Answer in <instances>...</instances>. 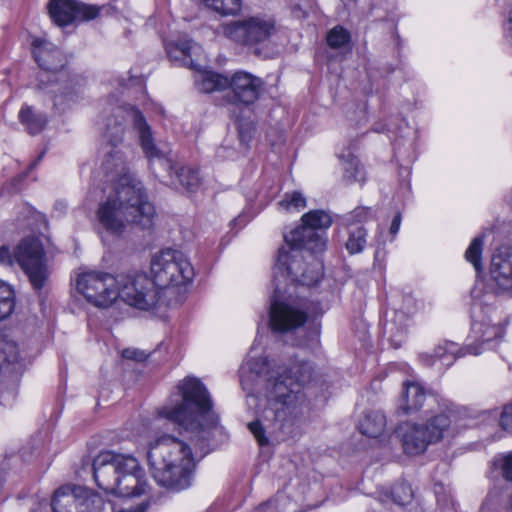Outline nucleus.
Instances as JSON below:
<instances>
[{
    "label": "nucleus",
    "mask_w": 512,
    "mask_h": 512,
    "mask_svg": "<svg viewBox=\"0 0 512 512\" xmlns=\"http://www.w3.org/2000/svg\"><path fill=\"white\" fill-rule=\"evenodd\" d=\"M314 369L309 362L295 361L287 370L270 377L267 405L260 417L248 428L257 442L268 444L270 436H294L307 409L303 387L312 379Z\"/></svg>",
    "instance_id": "1"
},
{
    "label": "nucleus",
    "mask_w": 512,
    "mask_h": 512,
    "mask_svg": "<svg viewBox=\"0 0 512 512\" xmlns=\"http://www.w3.org/2000/svg\"><path fill=\"white\" fill-rule=\"evenodd\" d=\"M154 217L155 208L148 201L141 183H132L129 177L122 178L96 210L98 223L114 235L123 233L127 225L150 229Z\"/></svg>",
    "instance_id": "2"
},
{
    "label": "nucleus",
    "mask_w": 512,
    "mask_h": 512,
    "mask_svg": "<svg viewBox=\"0 0 512 512\" xmlns=\"http://www.w3.org/2000/svg\"><path fill=\"white\" fill-rule=\"evenodd\" d=\"M127 122H130L137 132L146 157L150 161L160 158V150L154 144L151 127L141 111L130 105L116 107L106 121L105 135L108 144L102 164L108 175L112 178L118 177L115 185H119L124 177H129L132 183H138L128 174L124 155L117 149L123 141Z\"/></svg>",
    "instance_id": "3"
},
{
    "label": "nucleus",
    "mask_w": 512,
    "mask_h": 512,
    "mask_svg": "<svg viewBox=\"0 0 512 512\" xmlns=\"http://www.w3.org/2000/svg\"><path fill=\"white\" fill-rule=\"evenodd\" d=\"M181 401L164 406L160 416L177 423L186 431L196 433L200 440L209 439L218 428L219 418L213 411L210 395L197 378L188 377L179 385Z\"/></svg>",
    "instance_id": "4"
},
{
    "label": "nucleus",
    "mask_w": 512,
    "mask_h": 512,
    "mask_svg": "<svg viewBox=\"0 0 512 512\" xmlns=\"http://www.w3.org/2000/svg\"><path fill=\"white\" fill-rule=\"evenodd\" d=\"M148 462L155 481L172 490L191 485L195 461L192 450L184 441L164 435L150 444Z\"/></svg>",
    "instance_id": "5"
},
{
    "label": "nucleus",
    "mask_w": 512,
    "mask_h": 512,
    "mask_svg": "<svg viewBox=\"0 0 512 512\" xmlns=\"http://www.w3.org/2000/svg\"><path fill=\"white\" fill-rule=\"evenodd\" d=\"M153 284L159 291L163 306H177L183 301L186 285L194 277V269L186 256L177 250L166 249L151 260Z\"/></svg>",
    "instance_id": "6"
},
{
    "label": "nucleus",
    "mask_w": 512,
    "mask_h": 512,
    "mask_svg": "<svg viewBox=\"0 0 512 512\" xmlns=\"http://www.w3.org/2000/svg\"><path fill=\"white\" fill-rule=\"evenodd\" d=\"M276 33L275 19L266 14L246 16L222 25L225 38L263 58H272L275 55L272 39Z\"/></svg>",
    "instance_id": "7"
},
{
    "label": "nucleus",
    "mask_w": 512,
    "mask_h": 512,
    "mask_svg": "<svg viewBox=\"0 0 512 512\" xmlns=\"http://www.w3.org/2000/svg\"><path fill=\"white\" fill-rule=\"evenodd\" d=\"M32 53L35 61L42 71L38 74L36 87L41 90L49 89L53 97V105L56 110H64L70 102L76 100V91L70 83L62 81L58 83L56 72H60L66 64L63 53L52 43L42 39L32 42Z\"/></svg>",
    "instance_id": "8"
},
{
    "label": "nucleus",
    "mask_w": 512,
    "mask_h": 512,
    "mask_svg": "<svg viewBox=\"0 0 512 512\" xmlns=\"http://www.w3.org/2000/svg\"><path fill=\"white\" fill-rule=\"evenodd\" d=\"M17 263L28 277L34 290H42L50 277L44 248L37 238L23 239L11 253L7 246L0 247V265L12 267Z\"/></svg>",
    "instance_id": "9"
},
{
    "label": "nucleus",
    "mask_w": 512,
    "mask_h": 512,
    "mask_svg": "<svg viewBox=\"0 0 512 512\" xmlns=\"http://www.w3.org/2000/svg\"><path fill=\"white\" fill-rule=\"evenodd\" d=\"M303 250L311 252L303 244L288 243L278 250L274 267V279L280 282V277L303 285H315L322 277V266L318 261L306 264Z\"/></svg>",
    "instance_id": "10"
},
{
    "label": "nucleus",
    "mask_w": 512,
    "mask_h": 512,
    "mask_svg": "<svg viewBox=\"0 0 512 512\" xmlns=\"http://www.w3.org/2000/svg\"><path fill=\"white\" fill-rule=\"evenodd\" d=\"M119 296L126 304L140 310L163 306L159 291L144 273L118 275Z\"/></svg>",
    "instance_id": "11"
},
{
    "label": "nucleus",
    "mask_w": 512,
    "mask_h": 512,
    "mask_svg": "<svg viewBox=\"0 0 512 512\" xmlns=\"http://www.w3.org/2000/svg\"><path fill=\"white\" fill-rule=\"evenodd\" d=\"M77 290L98 307L110 306L119 296L118 276L104 272H86L78 276Z\"/></svg>",
    "instance_id": "12"
},
{
    "label": "nucleus",
    "mask_w": 512,
    "mask_h": 512,
    "mask_svg": "<svg viewBox=\"0 0 512 512\" xmlns=\"http://www.w3.org/2000/svg\"><path fill=\"white\" fill-rule=\"evenodd\" d=\"M137 459L130 455L116 454L111 451L100 453L93 461L94 479L97 486L106 493L113 494L117 489L119 474L122 470H135Z\"/></svg>",
    "instance_id": "13"
},
{
    "label": "nucleus",
    "mask_w": 512,
    "mask_h": 512,
    "mask_svg": "<svg viewBox=\"0 0 512 512\" xmlns=\"http://www.w3.org/2000/svg\"><path fill=\"white\" fill-rule=\"evenodd\" d=\"M303 225L293 229L284 236L288 243L303 244L311 253H320L326 248V239L315 232L316 229H327L332 224L331 216L323 210H314L302 217Z\"/></svg>",
    "instance_id": "14"
},
{
    "label": "nucleus",
    "mask_w": 512,
    "mask_h": 512,
    "mask_svg": "<svg viewBox=\"0 0 512 512\" xmlns=\"http://www.w3.org/2000/svg\"><path fill=\"white\" fill-rule=\"evenodd\" d=\"M47 7L53 22L62 27L76 20L89 21L95 19L100 12L99 6L77 0H49Z\"/></svg>",
    "instance_id": "15"
},
{
    "label": "nucleus",
    "mask_w": 512,
    "mask_h": 512,
    "mask_svg": "<svg viewBox=\"0 0 512 512\" xmlns=\"http://www.w3.org/2000/svg\"><path fill=\"white\" fill-rule=\"evenodd\" d=\"M505 327L500 320L495 321L491 316H486L481 321H474L472 324V333L476 344H470L466 351L472 355H479L481 350L478 345L483 346V350L492 349L503 338Z\"/></svg>",
    "instance_id": "16"
},
{
    "label": "nucleus",
    "mask_w": 512,
    "mask_h": 512,
    "mask_svg": "<svg viewBox=\"0 0 512 512\" xmlns=\"http://www.w3.org/2000/svg\"><path fill=\"white\" fill-rule=\"evenodd\" d=\"M234 100L244 105L255 103L264 91V82L261 78L244 71H237L229 79Z\"/></svg>",
    "instance_id": "17"
},
{
    "label": "nucleus",
    "mask_w": 512,
    "mask_h": 512,
    "mask_svg": "<svg viewBox=\"0 0 512 512\" xmlns=\"http://www.w3.org/2000/svg\"><path fill=\"white\" fill-rule=\"evenodd\" d=\"M306 320V312L293 305L280 301H274L271 304L270 325L274 331H292L304 325Z\"/></svg>",
    "instance_id": "18"
},
{
    "label": "nucleus",
    "mask_w": 512,
    "mask_h": 512,
    "mask_svg": "<svg viewBox=\"0 0 512 512\" xmlns=\"http://www.w3.org/2000/svg\"><path fill=\"white\" fill-rule=\"evenodd\" d=\"M168 57L181 66L190 69H198L204 59L202 47L188 38H182L177 42L166 45Z\"/></svg>",
    "instance_id": "19"
},
{
    "label": "nucleus",
    "mask_w": 512,
    "mask_h": 512,
    "mask_svg": "<svg viewBox=\"0 0 512 512\" xmlns=\"http://www.w3.org/2000/svg\"><path fill=\"white\" fill-rule=\"evenodd\" d=\"M396 433L406 454L419 455L430 445L423 424L403 422L397 427Z\"/></svg>",
    "instance_id": "20"
},
{
    "label": "nucleus",
    "mask_w": 512,
    "mask_h": 512,
    "mask_svg": "<svg viewBox=\"0 0 512 512\" xmlns=\"http://www.w3.org/2000/svg\"><path fill=\"white\" fill-rule=\"evenodd\" d=\"M490 274L498 289L512 292V249L497 250L491 260Z\"/></svg>",
    "instance_id": "21"
},
{
    "label": "nucleus",
    "mask_w": 512,
    "mask_h": 512,
    "mask_svg": "<svg viewBox=\"0 0 512 512\" xmlns=\"http://www.w3.org/2000/svg\"><path fill=\"white\" fill-rule=\"evenodd\" d=\"M148 484L144 479L143 470L137 461L135 470H122L119 474L117 489L113 495L118 497H135L147 492Z\"/></svg>",
    "instance_id": "22"
},
{
    "label": "nucleus",
    "mask_w": 512,
    "mask_h": 512,
    "mask_svg": "<svg viewBox=\"0 0 512 512\" xmlns=\"http://www.w3.org/2000/svg\"><path fill=\"white\" fill-rule=\"evenodd\" d=\"M85 493V487L64 485L58 488L51 501L54 512H79V500Z\"/></svg>",
    "instance_id": "23"
},
{
    "label": "nucleus",
    "mask_w": 512,
    "mask_h": 512,
    "mask_svg": "<svg viewBox=\"0 0 512 512\" xmlns=\"http://www.w3.org/2000/svg\"><path fill=\"white\" fill-rule=\"evenodd\" d=\"M160 164L169 170L171 184L188 190L194 191L200 184L198 172L187 166H174L169 159H166L160 151V158H156Z\"/></svg>",
    "instance_id": "24"
},
{
    "label": "nucleus",
    "mask_w": 512,
    "mask_h": 512,
    "mask_svg": "<svg viewBox=\"0 0 512 512\" xmlns=\"http://www.w3.org/2000/svg\"><path fill=\"white\" fill-rule=\"evenodd\" d=\"M426 399V391L418 382L403 383L398 412L412 414L418 412Z\"/></svg>",
    "instance_id": "25"
},
{
    "label": "nucleus",
    "mask_w": 512,
    "mask_h": 512,
    "mask_svg": "<svg viewBox=\"0 0 512 512\" xmlns=\"http://www.w3.org/2000/svg\"><path fill=\"white\" fill-rule=\"evenodd\" d=\"M423 426L430 444L453 435L451 415L447 413H439L430 417Z\"/></svg>",
    "instance_id": "26"
},
{
    "label": "nucleus",
    "mask_w": 512,
    "mask_h": 512,
    "mask_svg": "<svg viewBox=\"0 0 512 512\" xmlns=\"http://www.w3.org/2000/svg\"><path fill=\"white\" fill-rule=\"evenodd\" d=\"M195 70L197 71L195 85L200 92L220 91L229 85V79L221 74L212 71H201L200 68Z\"/></svg>",
    "instance_id": "27"
},
{
    "label": "nucleus",
    "mask_w": 512,
    "mask_h": 512,
    "mask_svg": "<svg viewBox=\"0 0 512 512\" xmlns=\"http://www.w3.org/2000/svg\"><path fill=\"white\" fill-rule=\"evenodd\" d=\"M386 419L380 411H369L360 421L359 429L363 435L376 438L380 436L385 429Z\"/></svg>",
    "instance_id": "28"
},
{
    "label": "nucleus",
    "mask_w": 512,
    "mask_h": 512,
    "mask_svg": "<svg viewBox=\"0 0 512 512\" xmlns=\"http://www.w3.org/2000/svg\"><path fill=\"white\" fill-rule=\"evenodd\" d=\"M339 159L343 166V179L347 183L363 182L365 173L358 159L350 152L339 154Z\"/></svg>",
    "instance_id": "29"
},
{
    "label": "nucleus",
    "mask_w": 512,
    "mask_h": 512,
    "mask_svg": "<svg viewBox=\"0 0 512 512\" xmlns=\"http://www.w3.org/2000/svg\"><path fill=\"white\" fill-rule=\"evenodd\" d=\"M348 238L345 247L350 254L361 253L366 246L367 231L360 225H347Z\"/></svg>",
    "instance_id": "30"
},
{
    "label": "nucleus",
    "mask_w": 512,
    "mask_h": 512,
    "mask_svg": "<svg viewBox=\"0 0 512 512\" xmlns=\"http://www.w3.org/2000/svg\"><path fill=\"white\" fill-rule=\"evenodd\" d=\"M19 118L32 135L41 132L47 123V117L44 114L35 113L29 106L20 110Z\"/></svg>",
    "instance_id": "31"
},
{
    "label": "nucleus",
    "mask_w": 512,
    "mask_h": 512,
    "mask_svg": "<svg viewBox=\"0 0 512 512\" xmlns=\"http://www.w3.org/2000/svg\"><path fill=\"white\" fill-rule=\"evenodd\" d=\"M457 347L454 343H446L444 346H438L431 356V365L439 362L441 366L449 367L457 357L464 356L465 353H456Z\"/></svg>",
    "instance_id": "32"
},
{
    "label": "nucleus",
    "mask_w": 512,
    "mask_h": 512,
    "mask_svg": "<svg viewBox=\"0 0 512 512\" xmlns=\"http://www.w3.org/2000/svg\"><path fill=\"white\" fill-rule=\"evenodd\" d=\"M19 351L15 343L2 341L0 343V371L8 370L9 366L18 363ZM16 370L15 367L11 369Z\"/></svg>",
    "instance_id": "33"
},
{
    "label": "nucleus",
    "mask_w": 512,
    "mask_h": 512,
    "mask_svg": "<svg viewBox=\"0 0 512 512\" xmlns=\"http://www.w3.org/2000/svg\"><path fill=\"white\" fill-rule=\"evenodd\" d=\"M204 5L223 15V16H229V15H236L240 10L242 6L241 0H202Z\"/></svg>",
    "instance_id": "34"
},
{
    "label": "nucleus",
    "mask_w": 512,
    "mask_h": 512,
    "mask_svg": "<svg viewBox=\"0 0 512 512\" xmlns=\"http://www.w3.org/2000/svg\"><path fill=\"white\" fill-rule=\"evenodd\" d=\"M14 306V292L11 286L0 279V321L11 315Z\"/></svg>",
    "instance_id": "35"
},
{
    "label": "nucleus",
    "mask_w": 512,
    "mask_h": 512,
    "mask_svg": "<svg viewBox=\"0 0 512 512\" xmlns=\"http://www.w3.org/2000/svg\"><path fill=\"white\" fill-rule=\"evenodd\" d=\"M350 33L342 26L337 25L328 31L326 42L332 49H341L350 43Z\"/></svg>",
    "instance_id": "36"
},
{
    "label": "nucleus",
    "mask_w": 512,
    "mask_h": 512,
    "mask_svg": "<svg viewBox=\"0 0 512 512\" xmlns=\"http://www.w3.org/2000/svg\"><path fill=\"white\" fill-rule=\"evenodd\" d=\"M483 236L475 237L465 252V258L472 263L476 271L482 268Z\"/></svg>",
    "instance_id": "37"
},
{
    "label": "nucleus",
    "mask_w": 512,
    "mask_h": 512,
    "mask_svg": "<svg viewBox=\"0 0 512 512\" xmlns=\"http://www.w3.org/2000/svg\"><path fill=\"white\" fill-rule=\"evenodd\" d=\"M103 506L101 497L85 488L84 496L79 500V512H102Z\"/></svg>",
    "instance_id": "38"
},
{
    "label": "nucleus",
    "mask_w": 512,
    "mask_h": 512,
    "mask_svg": "<svg viewBox=\"0 0 512 512\" xmlns=\"http://www.w3.org/2000/svg\"><path fill=\"white\" fill-rule=\"evenodd\" d=\"M393 501L399 505H405L412 500L413 492L409 484L401 482L393 486L391 491Z\"/></svg>",
    "instance_id": "39"
},
{
    "label": "nucleus",
    "mask_w": 512,
    "mask_h": 512,
    "mask_svg": "<svg viewBox=\"0 0 512 512\" xmlns=\"http://www.w3.org/2000/svg\"><path fill=\"white\" fill-rule=\"evenodd\" d=\"M279 206L286 210H299L306 206V200L300 192L294 191L286 193L283 199L279 202Z\"/></svg>",
    "instance_id": "40"
},
{
    "label": "nucleus",
    "mask_w": 512,
    "mask_h": 512,
    "mask_svg": "<svg viewBox=\"0 0 512 512\" xmlns=\"http://www.w3.org/2000/svg\"><path fill=\"white\" fill-rule=\"evenodd\" d=\"M247 366L251 374L261 376L268 372V361L265 357L251 358L247 361Z\"/></svg>",
    "instance_id": "41"
},
{
    "label": "nucleus",
    "mask_w": 512,
    "mask_h": 512,
    "mask_svg": "<svg viewBox=\"0 0 512 512\" xmlns=\"http://www.w3.org/2000/svg\"><path fill=\"white\" fill-rule=\"evenodd\" d=\"M371 216V209L367 207H358L353 210L346 218L347 225L361 223L366 221Z\"/></svg>",
    "instance_id": "42"
},
{
    "label": "nucleus",
    "mask_w": 512,
    "mask_h": 512,
    "mask_svg": "<svg viewBox=\"0 0 512 512\" xmlns=\"http://www.w3.org/2000/svg\"><path fill=\"white\" fill-rule=\"evenodd\" d=\"M254 126L252 123H241L238 127L239 140L245 147L249 146V143L253 137Z\"/></svg>",
    "instance_id": "43"
},
{
    "label": "nucleus",
    "mask_w": 512,
    "mask_h": 512,
    "mask_svg": "<svg viewBox=\"0 0 512 512\" xmlns=\"http://www.w3.org/2000/svg\"><path fill=\"white\" fill-rule=\"evenodd\" d=\"M387 329L390 332V340L395 347H399L401 342L403 341L406 329L404 327L397 328L395 323H389L387 325Z\"/></svg>",
    "instance_id": "44"
},
{
    "label": "nucleus",
    "mask_w": 512,
    "mask_h": 512,
    "mask_svg": "<svg viewBox=\"0 0 512 512\" xmlns=\"http://www.w3.org/2000/svg\"><path fill=\"white\" fill-rule=\"evenodd\" d=\"M500 426L502 429L512 433V403L503 408L500 417Z\"/></svg>",
    "instance_id": "45"
},
{
    "label": "nucleus",
    "mask_w": 512,
    "mask_h": 512,
    "mask_svg": "<svg viewBox=\"0 0 512 512\" xmlns=\"http://www.w3.org/2000/svg\"><path fill=\"white\" fill-rule=\"evenodd\" d=\"M122 357L125 359L141 362L146 359L147 355L144 351L138 350L136 348H126L122 351Z\"/></svg>",
    "instance_id": "46"
},
{
    "label": "nucleus",
    "mask_w": 512,
    "mask_h": 512,
    "mask_svg": "<svg viewBox=\"0 0 512 512\" xmlns=\"http://www.w3.org/2000/svg\"><path fill=\"white\" fill-rule=\"evenodd\" d=\"M502 472L506 480L512 481V454H509L503 458Z\"/></svg>",
    "instance_id": "47"
},
{
    "label": "nucleus",
    "mask_w": 512,
    "mask_h": 512,
    "mask_svg": "<svg viewBox=\"0 0 512 512\" xmlns=\"http://www.w3.org/2000/svg\"><path fill=\"white\" fill-rule=\"evenodd\" d=\"M435 495L438 503H441L445 506L448 505V498L446 497L443 485H435Z\"/></svg>",
    "instance_id": "48"
},
{
    "label": "nucleus",
    "mask_w": 512,
    "mask_h": 512,
    "mask_svg": "<svg viewBox=\"0 0 512 512\" xmlns=\"http://www.w3.org/2000/svg\"><path fill=\"white\" fill-rule=\"evenodd\" d=\"M506 39L512 46V7L509 11V16L505 25Z\"/></svg>",
    "instance_id": "49"
},
{
    "label": "nucleus",
    "mask_w": 512,
    "mask_h": 512,
    "mask_svg": "<svg viewBox=\"0 0 512 512\" xmlns=\"http://www.w3.org/2000/svg\"><path fill=\"white\" fill-rule=\"evenodd\" d=\"M400 224H401V214L400 213H397L393 220H392V223H391V226H390V233L392 235H396L397 232L399 231V228H400Z\"/></svg>",
    "instance_id": "50"
},
{
    "label": "nucleus",
    "mask_w": 512,
    "mask_h": 512,
    "mask_svg": "<svg viewBox=\"0 0 512 512\" xmlns=\"http://www.w3.org/2000/svg\"><path fill=\"white\" fill-rule=\"evenodd\" d=\"M241 384L244 390L249 391V393L253 392L252 386L248 383L243 373L241 374Z\"/></svg>",
    "instance_id": "51"
},
{
    "label": "nucleus",
    "mask_w": 512,
    "mask_h": 512,
    "mask_svg": "<svg viewBox=\"0 0 512 512\" xmlns=\"http://www.w3.org/2000/svg\"><path fill=\"white\" fill-rule=\"evenodd\" d=\"M508 508L512 512V495L510 496L509 502H508Z\"/></svg>",
    "instance_id": "52"
}]
</instances>
